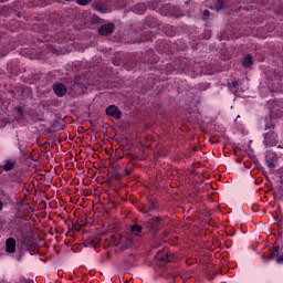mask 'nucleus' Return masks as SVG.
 <instances>
[{
    "label": "nucleus",
    "mask_w": 283,
    "mask_h": 283,
    "mask_svg": "<svg viewBox=\"0 0 283 283\" xmlns=\"http://www.w3.org/2000/svg\"><path fill=\"white\" fill-rule=\"evenodd\" d=\"M270 114H271L272 116H273V114H275V107H272V108H271Z\"/></svg>",
    "instance_id": "obj_36"
},
{
    "label": "nucleus",
    "mask_w": 283,
    "mask_h": 283,
    "mask_svg": "<svg viewBox=\"0 0 283 283\" xmlns=\"http://www.w3.org/2000/svg\"><path fill=\"white\" fill-rule=\"evenodd\" d=\"M76 3L78 6H90V3H92V0H76Z\"/></svg>",
    "instance_id": "obj_28"
},
{
    "label": "nucleus",
    "mask_w": 283,
    "mask_h": 283,
    "mask_svg": "<svg viewBox=\"0 0 283 283\" xmlns=\"http://www.w3.org/2000/svg\"><path fill=\"white\" fill-rule=\"evenodd\" d=\"M17 167V159H7L2 166L6 171H12Z\"/></svg>",
    "instance_id": "obj_19"
},
{
    "label": "nucleus",
    "mask_w": 283,
    "mask_h": 283,
    "mask_svg": "<svg viewBox=\"0 0 283 283\" xmlns=\"http://www.w3.org/2000/svg\"><path fill=\"white\" fill-rule=\"evenodd\" d=\"M146 209H144V213L146 216H151V213L158 212L160 205L156 199H148V202L145 203Z\"/></svg>",
    "instance_id": "obj_10"
},
{
    "label": "nucleus",
    "mask_w": 283,
    "mask_h": 283,
    "mask_svg": "<svg viewBox=\"0 0 283 283\" xmlns=\"http://www.w3.org/2000/svg\"><path fill=\"white\" fill-rule=\"evenodd\" d=\"M210 36H211V31L206 30V31L203 32V38H205V39H209Z\"/></svg>",
    "instance_id": "obj_31"
},
{
    "label": "nucleus",
    "mask_w": 283,
    "mask_h": 283,
    "mask_svg": "<svg viewBox=\"0 0 283 283\" xmlns=\"http://www.w3.org/2000/svg\"><path fill=\"white\" fill-rule=\"evenodd\" d=\"M280 160V157H277V154L268 150L265 153V163L269 167V169H275V167H277V163Z\"/></svg>",
    "instance_id": "obj_8"
},
{
    "label": "nucleus",
    "mask_w": 283,
    "mask_h": 283,
    "mask_svg": "<svg viewBox=\"0 0 283 283\" xmlns=\"http://www.w3.org/2000/svg\"><path fill=\"white\" fill-rule=\"evenodd\" d=\"M163 32L166 33V36H176V30H174V27L169 25V24H166V25H163Z\"/></svg>",
    "instance_id": "obj_22"
},
{
    "label": "nucleus",
    "mask_w": 283,
    "mask_h": 283,
    "mask_svg": "<svg viewBox=\"0 0 283 283\" xmlns=\"http://www.w3.org/2000/svg\"><path fill=\"white\" fill-rule=\"evenodd\" d=\"M130 232L133 235H140L143 233V226L135 223L130 227Z\"/></svg>",
    "instance_id": "obj_24"
},
{
    "label": "nucleus",
    "mask_w": 283,
    "mask_h": 283,
    "mask_svg": "<svg viewBox=\"0 0 283 283\" xmlns=\"http://www.w3.org/2000/svg\"><path fill=\"white\" fill-rule=\"evenodd\" d=\"M53 91L54 94L59 96V98H63V96L67 94V86H65V84L62 83H56L53 85Z\"/></svg>",
    "instance_id": "obj_14"
},
{
    "label": "nucleus",
    "mask_w": 283,
    "mask_h": 283,
    "mask_svg": "<svg viewBox=\"0 0 283 283\" xmlns=\"http://www.w3.org/2000/svg\"><path fill=\"white\" fill-rule=\"evenodd\" d=\"M6 251H7V253H15L17 252V240L14 238H8L6 240Z\"/></svg>",
    "instance_id": "obj_15"
},
{
    "label": "nucleus",
    "mask_w": 283,
    "mask_h": 283,
    "mask_svg": "<svg viewBox=\"0 0 283 283\" xmlns=\"http://www.w3.org/2000/svg\"><path fill=\"white\" fill-rule=\"evenodd\" d=\"M126 176H129V170H126Z\"/></svg>",
    "instance_id": "obj_38"
},
{
    "label": "nucleus",
    "mask_w": 283,
    "mask_h": 283,
    "mask_svg": "<svg viewBox=\"0 0 283 283\" xmlns=\"http://www.w3.org/2000/svg\"><path fill=\"white\" fill-rule=\"evenodd\" d=\"M242 66L245 69V70H249V67H252L253 66V55L251 54H247L243 60H242Z\"/></svg>",
    "instance_id": "obj_20"
},
{
    "label": "nucleus",
    "mask_w": 283,
    "mask_h": 283,
    "mask_svg": "<svg viewBox=\"0 0 283 283\" xmlns=\"http://www.w3.org/2000/svg\"><path fill=\"white\" fill-rule=\"evenodd\" d=\"M276 262L277 264H283V255H280L279 258H276Z\"/></svg>",
    "instance_id": "obj_33"
},
{
    "label": "nucleus",
    "mask_w": 283,
    "mask_h": 283,
    "mask_svg": "<svg viewBox=\"0 0 283 283\" xmlns=\"http://www.w3.org/2000/svg\"><path fill=\"white\" fill-rule=\"evenodd\" d=\"M165 227V221L163 220V217L157 216L151 219H148L145 222V228L148 229V231H151L154 235L158 233V231H161V229Z\"/></svg>",
    "instance_id": "obj_5"
},
{
    "label": "nucleus",
    "mask_w": 283,
    "mask_h": 283,
    "mask_svg": "<svg viewBox=\"0 0 283 283\" xmlns=\"http://www.w3.org/2000/svg\"><path fill=\"white\" fill-rule=\"evenodd\" d=\"M8 52H10V39L0 38V56H7Z\"/></svg>",
    "instance_id": "obj_11"
},
{
    "label": "nucleus",
    "mask_w": 283,
    "mask_h": 283,
    "mask_svg": "<svg viewBox=\"0 0 283 283\" xmlns=\"http://www.w3.org/2000/svg\"><path fill=\"white\" fill-rule=\"evenodd\" d=\"M158 8V2H153L150 6L151 10H156Z\"/></svg>",
    "instance_id": "obj_32"
},
{
    "label": "nucleus",
    "mask_w": 283,
    "mask_h": 283,
    "mask_svg": "<svg viewBox=\"0 0 283 283\" xmlns=\"http://www.w3.org/2000/svg\"><path fill=\"white\" fill-rule=\"evenodd\" d=\"M279 253H280V245H274L270 253V256H268V260H275Z\"/></svg>",
    "instance_id": "obj_25"
},
{
    "label": "nucleus",
    "mask_w": 283,
    "mask_h": 283,
    "mask_svg": "<svg viewBox=\"0 0 283 283\" xmlns=\"http://www.w3.org/2000/svg\"><path fill=\"white\" fill-rule=\"evenodd\" d=\"M0 211H3V201L0 200Z\"/></svg>",
    "instance_id": "obj_35"
},
{
    "label": "nucleus",
    "mask_w": 283,
    "mask_h": 283,
    "mask_svg": "<svg viewBox=\"0 0 283 283\" xmlns=\"http://www.w3.org/2000/svg\"><path fill=\"white\" fill-rule=\"evenodd\" d=\"M174 261V256L171 254H166L164 256H161V262H164L165 264L172 262Z\"/></svg>",
    "instance_id": "obj_26"
},
{
    "label": "nucleus",
    "mask_w": 283,
    "mask_h": 283,
    "mask_svg": "<svg viewBox=\"0 0 283 283\" xmlns=\"http://www.w3.org/2000/svg\"><path fill=\"white\" fill-rule=\"evenodd\" d=\"M232 87H234V90H239V87H240V80L232 81Z\"/></svg>",
    "instance_id": "obj_30"
},
{
    "label": "nucleus",
    "mask_w": 283,
    "mask_h": 283,
    "mask_svg": "<svg viewBox=\"0 0 283 283\" xmlns=\"http://www.w3.org/2000/svg\"><path fill=\"white\" fill-rule=\"evenodd\" d=\"M15 112L18 120H25L27 118H30V108L18 106L15 107Z\"/></svg>",
    "instance_id": "obj_12"
},
{
    "label": "nucleus",
    "mask_w": 283,
    "mask_h": 283,
    "mask_svg": "<svg viewBox=\"0 0 283 283\" xmlns=\"http://www.w3.org/2000/svg\"><path fill=\"white\" fill-rule=\"evenodd\" d=\"M105 114L109 120H120V118H123V111H120V108H118L116 105H109L105 109Z\"/></svg>",
    "instance_id": "obj_7"
},
{
    "label": "nucleus",
    "mask_w": 283,
    "mask_h": 283,
    "mask_svg": "<svg viewBox=\"0 0 283 283\" xmlns=\"http://www.w3.org/2000/svg\"><path fill=\"white\" fill-rule=\"evenodd\" d=\"M91 23H103V20L98 15L94 14L91 18Z\"/></svg>",
    "instance_id": "obj_27"
},
{
    "label": "nucleus",
    "mask_w": 283,
    "mask_h": 283,
    "mask_svg": "<svg viewBox=\"0 0 283 283\" xmlns=\"http://www.w3.org/2000/svg\"><path fill=\"white\" fill-rule=\"evenodd\" d=\"M114 30H116V24L108 22L98 28V34L99 36H109V34H114Z\"/></svg>",
    "instance_id": "obj_9"
},
{
    "label": "nucleus",
    "mask_w": 283,
    "mask_h": 283,
    "mask_svg": "<svg viewBox=\"0 0 283 283\" xmlns=\"http://www.w3.org/2000/svg\"><path fill=\"white\" fill-rule=\"evenodd\" d=\"M158 63V55L154 53V50H147L146 52L139 53L135 59L130 60L127 64H125L126 70H149L150 65Z\"/></svg>",
    "instance_id": "obj_1"
},
{
    "label": "nucleus",
    "mask_w": 283,
    "mask_h": 283,
    "mask_svg": "<svg viewBox=\"0 0 283 283\" xmlns=\"http://www.w3.org/2000/svg\"><path fill=\"white\" fill-rule=\"evenodd\" d=\"M155 48L158 54H167L168 56L176 54V44H171V42L167 40H158Z\"/></svg>",
    "instance_id": "obj_4"
},
{
    "label": "nucleus",
    "mask_w": 283,
    "mask_h": 283,
    "mask_svg": "<svg viewBox=\"0 0 283 283\" xmlns=\"http://www.w3.org/2000/svg\"><path fill=\"white\" fill-rule=\"evenodd\" d=\"M139 36L138 43H145V41H151L154 39V33L151 31H144Z\"/></svg>",
    "instance_id": "obj_18"
},
{
    "label": "nucleus",
    "mask_w": 283,
    "mask_h": 283,
    "mask_svg": "<svg viewBox=\"0 0 283 283\" xmlns=\"http://www.w3.org/2000/svg\"><path fill=\"white\" fill-rule=\"evenodd\" d=\"M25 222H28V219H23V217L17 214L13 219V224L18 227L20 233H23V227H25Z\"/></svg>",
    "instance_id": "obj_16"
},
{
    "label": "nucleus",
    "mask_w": 283,
    "mask_h": 283,
    "mask_svg": "<svg viewBox=\"0 0 283 283\" xmlns=\"http://www.w3.org/2000/svg\"><path fill=\"white\" fill-rule=\"evenodd\" d=\"M160 14L163 17H175V19H180V17H182V13L180 12V8L171 3L165 4L160 9Z\"/></svg>",
    "instance_id": "obj_6"
},
{
    "label": "nucleus",
    "mask_w": 283,
    "mask_h": 283,
    "mask_svg": "<svg viewBox=\"0 0 283 283\" xmlns=\"http://www.w3.org/2000/svg\"><path fill=\"white\" fill-rule=\"evenodd\" d=\"M96 10H98V12H103V8H101V7H96Z\"/></svg>",
    "instance_id": "obj_37"
},
{
    "label": "nucleus",
    "mask_w": 283,
    "mask_h": 283,
    "mask_svg": "<svg viewBox=\"0 0 283 283\" xmlns=\"http://www.w3.org/2000/svg\"><path fill=\"white\" fill-rule=\"evenodd\" d=\"M65 1H74V0H65Z\"/></svg>",
    "instance_id": "obj_40"
},
{
    "label": "nucleus",
    "mask_w": 283,
    "mask_h": 283,
    "mask_svg": "<svg viewBox=\"0 0 283 283\" xmlns=\"http://www.w3.org/2000/svg\"><path fill=\"white\" fill-rule=\"evenodd\" d=\"M145 209H146V206H145V205L139 206V211H140L142 213H145Z\"/></svg>",
    "instance_id": "obj_34"
},
{
    "label": "nucleus",
    "mask_w": 283,
    "mask_h": 283,
    "mask_svg": "<svg viewBox=\"0 0 283 283\" xmlns=\"http://www.w3.org/2000/svg\"><path fill=\"white\" fill-rule=\"evenodd\" d=\"M192 61L187 57H177L175 61L170 63H166V72L167 74H174L177 72L178 74H182V72H193Z\"/></svg>",
    "instance_id": "obj_2"
},
{
    "label": "nucleus",
    "mask_w": 283,
    "mask_h": 283,
    "mask_svg": "<svg viewBox=\"0 0 283 283\" xmlns=\"http://www.w3.org/2000/svg\"><path fill=\"white\" fill-rule=\"evenodd\" d=\"M21 233H22V240H21L22 244L24 247H27L28 249H32V244H33L32 237H30L29 234H25L23 232H21Z\"/></svg>",
    "instance_id": "obj_21"
},
{
    "label": "nucleus",
    "mask_w": 283,
    "mask_h": 283,
    "mask_svg": "<svg viewBox=\"0 0 283 283\" xmlns=\"http://www.w3.org/2000/svg\"><path fill=\"white\" fill-rule=\"evenodd\" d=\"M273 129H275V125L265 124V132L263 134V145L264 147H275L277 143H280V137L277 136V133H275Z\"/></svg>",
    "instance_id": "obj_3"
},
{
    "label": "nucleus",
    "mask_w": 283,
    "mask_h": 283,
    "mask_svg": "<svg viewBox=\"0 0 283 283\" xmlns=\"http://www.w3.org/2000/svg\"><path fill=\"white\" fill-rule=\"evenodd\" d=\"M202 17H203L205 20L209 19V17H211V11H209V10H207V9L203 10Z\"/></svg>",
    "instance_id": "obj_29"
},
{
    "label": "nucleus",
    "mask_w": 283,
    "mask_h": 283,
    "mask_svg": "<svg viewBox=\"0 0 283 283\" xmlns=\"http://www.w3.org/2000/svg\"><path fill=\"white\" fill-rule=\"evenodd\" d=\"M0 1L3 3V2H6V1H8V0H0Z\"/></svg>",
    "instance_id": "obj_39"
},
{
    "label": "nucleus",
    "mask_w": 283,
    "mask_h": 283,
    "mask_svg": "<svg viewBox=\"0 0 283 283\" xmlns=\"http://www.w3.org/2000/svg\"><path fill=\"white\" fill-rule=\"evenodd\" d=\"M227 0H214V9L217 12H221V10H226Z\"/></svg>",
    "instance_id": "obj_23"
},
{
    "label": "nucleus",
    "mask_w": 283,
    "mask_h": 283,
    "mask_svg": "<svg viewBox=\"0 0 283 283\" xmlns=\"http://www.w3.org/2000/svg\"><path fill=\"white\" fill-rule=\"evenodd\" d=\"M146 11H147V4L143 2H139L134 7H132V12H134L135 14H145Z\"/></svg>",
    "instance_id": "obj_17"
},
{
    "label": "nucleus",
    "mask_w": 283,
    "mask_h": 283,
    "mask_svg": "<svg viewBox=\"0 0 283 283\" xmlns=\"http://www.w3.org/2000/svg\"><path fill=\"white\" fill-rule=\"evenodd\" d=\"M144 28H160V21L154 17H148L143 20Z\"/></svg>",
    "instance_id": "obj_13"
}]
</instances>
